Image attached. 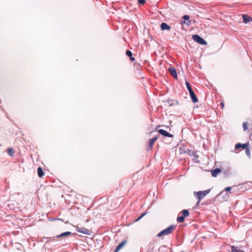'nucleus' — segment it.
<instances>
[{
  "label": "nucleus",
  "mask_w": 252,
  "mask_h": 252,
  "mask_svg": "<svg viewBox=\"0 0 252 252\" xmlns=\"http://www.w3.org/2000/svg\"><path fill=\"white\" fill-rule=\"evenodd\" d=\"M176 226L173 225H170L166 229L162 230L160 232H159L157 236L158 237H161L164 236L168 235L170 234H171L175 229Z\"/></svg>",
  "instance_id": "nucleus-1"
},
{
  "label": "nucleus",
  "mask_w": 252,
  "mask_h": 252,
  "mask_svg": "<svg viewBox=\"0 0 252 252\" xmlns=\"http://www.w3.org/2000/svg\"><path fill=\"white\" fill-rule=\"evenodd\" d=\"M211 189H209L204 191H194L193 194L195 196H196L197 199V204H198L200 201L205 197V196L208 194Z\"/></svg>",
  "instance_id": "nucleus-2"
},
{
  "label": "nucleus",
  "mask_w": 252,
  "mask_h": 252,
  "mask_svg": "<svg viewBox=\"0 0 252 252\" xmlns=\"http://www.w3.org/2000/svg\"><path fill=\"white\" fill-rule=\"evenodd\" d=\"M192 38L197 43L205 45L207 44V42L198 34H194L192 36Z\"/></svg>",
  "instance_id": "nucleus-3"
},
{
  "label": "nucleus",
  "mask_w": 252,
  "mask_h": 252,
  "mask_svg": "<svg viewBox=\"0 0 252 252\" xmlns=\"http://www.w3.org/2000/svg\"><path fill=\"white\" fill-rule=\"evenodd\" d=\"M182 213L183 215L182 216L178 217L177 219V220L178 222H183L185 220V218L189 216V213L187 210H184L182 211Z\"/></svg>",
  "instance_id": "nucleus-4"
},
{
  "label": "nucleus",
  "mask_w": 252,
  "mask_h": 252,
  "mask_svg": "<svg viewBox=\"0 0 252 252\" xmlns=\"http://www.w3.org/2000/svg\"><path fill=\"white\" fill-rule=\"evenodd\" d=\"M76 230L77 232L86 235H90L91 234V231L87 228L79 227L78 226H75Z\"/></svg>",
  "instance_id": "nucleus-5"
},
{
  "label": "nucleus",
  "mask_w": 252,
  "mask_h": 252,
  "mask_svg": "<svg viewBox=\"0 0 252 252\" xmlns=\"http://www.w3.org/2000/svg\"><path fill=\"white\" fill-rule=\"evenodd\" d=\"M158 136H155L154 138L150 139L148 143V146L146 148L147 151H150L152 149L153 146L155 144V142L158 139Z\"/></svg>",
  "instance_id": "nucleus-6"
},
{
  "label": "nucleus",
  "mask_w": 252,
  "mask_h": 252,
  "mask_svg": "<svg viewBox=\"0 0 252 252\" xmlns=\"http://www.w3.org/2000/svg\"><path fill=\"white\" fill-rule=\"evenodd\" d=\"M248 147H249V143L248 142L245 144L238 143L236 144L235 148L237 150L239 149L240 148H242L243 149H245Z\"/></svg>",
  "instance_id": "nucleus-7"
},
{
  "label": "nucleus",
  "mask_w": 252,
  "mask_h": 252,
  "mask_svg": "<svg viewBox=\"0 0 252 252\" xmlns=\"http://www.w3.org/2000/svg\"><path fill=\"white\" fill-rule=\"evenodd\" d=\"M158 132L161 135L166 136V137H172L173 135L169 133H168L166 130L160 129L158 130Z\"/></svg>",
  "instance_id": "nucleus-8"
},
{
  "label": "nucleus",
  "mask_w": 252,
  "mask_h": 252,
  "mask_svg": "<svg viewBox=\"0 0 252 252\" xmlns=\"http://www.w3.org/2000/svg\"><path fill=\"white\" fill-rule=\"evenodd\" d=\"M127 241L126 240L122 242L116 248L114 252H118L126 244Z\"/></svg>",
  "instance_id": "nucleus-9"
},
{
  "label": "nucleus",
  "mask_w": 252,
  "mask_h": 252,
  "mask_svg": "<svg viewBox=\"0 0 252 252\" xmlns=\"http://www.w3.org/2000/svg\"><path fill=\"white\" fill-rule=\"evenodd\" d=\"M242 18L243 19L244 22L245 24H247L250 22H252V18L246 14L243 15L242 16Z\"/></svg>",
  "instance_id": "nucleus-10"
},
{
  "label": "nucleus",
  "mask_w": 252,
  "mask_h": 252,
  "mask_svg": "<svg viewBox=\"0 0 252 252\" xmlns=\"http://www.w3.org/2000/svg\"><path fill=\"white\" fill-rule=\"evenodd\" d=\"M168 71L169 72V73L175 78V79H177V73H176V69L174 67H170L169 69H168Z\"/></svg>",
  "instance_id": "nucleus-11"
},
{
  "label": "nucleus",
  "mask_w": 252,
  "mask_h": 252,
  "mask_svg": "<svg viewBox=\"0 0 252 252\" xmlns=\"http://www.w3.org/2000/svg\"><path fill=\"white\" fill-rule=\"evenodd\" d=\"M190 96L192 99V101L193 103H196L198 101V99L196 96L193 91L190 92L189 93Z\"/></svg>",
  "instance_id": "nucleus-12"
},
{
  "label": "nucleus",
  "mask_w": 252,
  "mask_h": 252,
  "mask_svg": "<svg viewBox=\"0 0 252 252\" xmlns=\"http://www.w3.org/2000/svg\"><path fill=\"white\" fill-rule=\"evenodd\" d=\"M221 169L217 168L211 171V174L213 177H216L218 174L221 172Z\"/></svg>",
  "instance_id": "nucleus-13"
},
{
  "label": "nucleus",
  "mask_w": 252,
  "mask_h": 252,
  "mask_svg": "<svg viewBox=\"0 0 252 252\" xmlns=\"http://www.w3.org/2000/svg\"><path fill=\"white\" fill-rule=\"evenodd\" d=\"M160 28L162 30H170L171 27H170V26L168 25L166 23H162L160 25Z\"/></svg>",
  "instance_id": "nucleus-14"
},
{
  "label": "nucleus",
  "mask_w": 252,
  "mask_h": 252,
  "mask_svg": "<svg viewBox=\"0 0 252 252\" xmlns=\"http://www.w3.org/2000/svg\"><path fill=\"white\" fill-rule=\"evenodd\" d=\"M231 252H244L243 250H241L240 248L234 246H231Z\"/></svg>",
  "instance_id": "nucleus-15"
},
{
  "label": "nucleus",
  "mask_w": 252,
  "mask_h": 252,
  "mask_svg": "<svg viewBox=\"0 0 252 252\" xmlns=\"http://www.w3.org/2000/svg\"><path fill=\"white\" fill-rule=\"evenodd\" d=\"M71 233L70 232L67 231V232H63V233H62L61 234L57 235V238L67 237L68 236L71 235Z\"/></svg>",
  "instance_id": "nucleus-16"
},
{
  "label": "nucleus",
  "mask_w": 252,
  "mask_h": 252,
  "mask_svg": "<svg viewBox=\"0 0 252 252\" xmlns=\"http://www.w3.org/2000/svg\"><path fill=\"white\" fill-rule=\"evenodd\" d=\"M37 174L39 177L41 178L44 174V172L41 167L37 168Z\"/></svg>",
  "instance_id": "nucleus-17"
},
{
  "label": "nucleus",
  "mask_w": 252,
  "mask_h": 252,
  "mask_svg": "<svg viewBox=\"0 0 252 252\" xmlns=\"http://www.w3.org/2000/svg\"><path fill=\"white\" fill-rule=\"evenodd\" d=\"M7 153L10 156H13L15 153L14 149L12 148H9L7 150Z\"/></svg>",
  "instance_id": "nucleus-18"
},
{
  "label": "nucleus",
  "mask_w": 252,
  "mask_h": 252,
  "mask_svg": "<svg viewBox=\"0 0 252 252\" xmlns=\"http://www.w3.org/2000/svg\"><path fill=\"white\" fill-rule=\"evenodd\" d=\"M186 85L189 93L193 91L190 84L188 81L186 82Z\"/></svg>",
  "instance_id": "nucleus-19"
},
{
  "label": "nucleus",
  "mask_w": 252,
  "mask_h": 252,
  "mask_svg": "<svg viewBox=\"0 0 252 252\" xmlns=\"http://www.w3.org/2000/svg\"><path fill=\"white\" fill-rule=\"evenodd\" d=\"M246 149V155L247 156H248L249 157H250L251 156V153H250V149H249V147H247V148L245 149Z\"/></svg>",
  "instance_id": "nucleus-20"
},
{
  "label": "nucleus",
  "mask_w": 252,
  "mask_h": 252,
  "mask_svg": "<svg viewBox=\"0 0 252 252\" xmlns=\"http://www.w3.org/2000/svg\"><path fill=\"white\" fill-rule=\"evenodd\" d=\"M126 55L128 57H131V56H132V52L130 51L126 50Z\"/></svg>",
  "instance_id": "nucleus-21"
},
{
  "label": "nucleus",
  "mask_w": 252,
  "mask_h": 252,
  "mask_svg": "<svg viewBox=\"0 0 252 252\" xmlns=\"http://www.w3.org/2000/svg\"><path fill=\"white\" fill-rule=\"evenodd\" d=\"M243 127L244 130L245 131V130H247L248 128L247 124L246 123H244L243 124Z\"/></svg>",
  "instance_id": "nucleus-22"
},
{
  "label": "nucleus",
  "mask_w": 252,
  "mask_h": 252,
  "mask_svg": "<svg viewBox=\"0 0 252 252\" xmlns=\"http://www.w3.org/2000/svg\"><path fill=\"white\" fill-rule=\"evenodd\" d=\"M145 214H143L142 215H140L136 220V221H137L141 219H142L144 216Z\"/></svg>",
  "instance_id": "nucleus-23"
},
{
  "label": "nucleus",
  "mask_w": 252,
  "mask_h": 252,
  "mask_svg": "<svg viewBox=\"0 0 252 252\" xmlns=\"http://www.w3.org/2000/svg\"><path fill=\"white\" fill-rule=\"evenodd\" d=\"M138 2L140 4H143L145 3V0H138Z\"/></svg>",
  "instance_id": "nucleus-24"
},
{
  "label": "nucleus",
  "mask_w": 252,
  "mask_h": 252,
  "mask_svg": "<svg viewBox=\"0 0 252 252\" xmlns=\"http://www.w3.org/2000/svg\"><path fill=\"white\" fill-rule=\"evenodd\" d=\"M183 18L185 20H189V16L187 15H184Z\"/></svg>",
  "instance_id": "nucleus-25"
},
{
  "label": "nucleus",
  "mask_w": 252,
  "mask_h": 252,
  "mask_svg": "<svg viewBox=\"0 0 252 252\" xmlns=\"http://www.w3.org/2000/svg\"><path fill=\"white\" fill-rule=\"evenodd\" d=\"M231 189V187H226L225 189V190L226 191H230Z\"/></svg>",
  "instance_id": "nucleus-26"
},
{
  "label": "nucleus",
  "mask_w": 252,
  "mask_h": 252,
  "mask_svg": "<svg viewBox=\"0 0 252 252\" xmlns=\"http://www.w3.org/2000/svg\"><path fill=\"white\" fill-rule=\"evenodd\" d=\"M220 106H221V108H222V109H223V108H224V102H220Z\"/></svg>",
  "instance_id": "nucleus-27"
},
{
  "label": "nucleus",
  "mask_w": 252,
  "mask_h": 252,
  "mask_svg": "<svg viewBox=\"0 0 252 252\" xmlns=\"http://www.w3.org/2000/svg\"><path fill=\"white\" fill-rule=\"evenodd\" d=\"M130 60L131 61L133 62V61H135V58H133V57H132V56H131V57H130Z\"/></svg>",
  "instance_id": "nucleus-28"
},
{
  "label": "nucleus",
  "mask_w": 252,
  "mask_h": 252,
  "mask_svg": "<svg viewBox=\"0 0 252 252\" xmlns=\"http://www.w3.org/2000/svg\"><path fill=\"white\" fill-rule=\"evenodd\" d=\"M189 22V23H187V25H189L190 24L191 21H189V22Z\"/></svg>",
  "instance_id": "nucleus-29"
}]
</instances>
